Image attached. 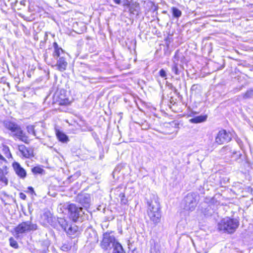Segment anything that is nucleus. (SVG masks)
Instances as JSON below:
<instances>
[{
    "mask_svg": "<svg viewBox=\"0 0 253 253\" xmlns=\"http://www.w3.org/2000/svg\"><path fill=\"white\" fill-rule=\"evenodd\" d=\"M101 247L104 250H109L113 248V253H125L122 245L116 241L115 237L111 233H104Z\"/></svg>",
    "mask_w": 253,
    "mask_h": 253,
    "instance_id": "1",
    "label": "nucleus"
},
{
    "mask_svg": "<svg viewBox=\"0 0 253 253\" xmlns=\"http://www.w3.org/2000/svg\"><path fill=\"white\" fill-rule=\"evenodd\" d=\"M4 127L10 131L9 134L17 138L26 144H29L30 140L29 136L22 129L21 126L14 122L6 121L4 122Z\"/></svg>",
    "mask_w": 253,
    "mask_h": 253,
    "instance_id": "2",
    "label": "nucleus"
},
{
    "mask_svg": "<svg viewBox=\"0 0 253 253\" xmlns=\"http://www.w3.org/2000/svg\"><path fill=\"white\" fill-rule=\"evenodd\" d=\"M148 205V215L151 221L155 225L160 222L161 214L160 212V205L157 198H154L153 200L147 202Z\"/></svg>",
    "mask_w": 253,
    "mask_h": 253,
    "instance_id": "3",
    "label": "nucleus"
},
{
    "mask_svg": "<svg viewBox=\"0 0 253 253\" xmlns=\"http://www.w3.org/2000/svg\"><path fill=\"white\" fill-rule=\"evenodd\" d=\"M239 225V222L237 219L226 217L222 219L217 225L219 231L229 234L234 233Z\"/></svg>",
    "mask_w": 253,
    "mask_h": 253,
    "instance_id": "4",
    "label": "nucleus"
},
{
    "mask_svg": "<svg viewBox=\"0 0 253 253\" xmlns=\"http://www.w3.org/2000/svg\"><path fill=\"white\" fill-rule=\"evenodd\" d=\"M37 228V224L33 223L31 221L22 222L14 228V236L15 238H18L21 235L35 231Z\"/></svg>",
    "mask_w": 253,
    "mask_h": 253,
    "instance_id": "5",
    "label": "nucleus"
},
{
    "mask_svg": "<svg viewBox=\"0 0 253 253\" xmlns=\"http://www.w3.org/2000/svg\"><path fill=\"white\" fill-rule=\"evenodd\" d=\"M67 209L70 218L74 222H82L84 220V212L82 208L77 206L74 204H70L67 205Z\"/></svg>",
    "mask_w": 253,
    "mask_h": 253,
    "instance_id": "6",
    "label": "nucleus"
},
{
    "mask_svg": "<svg viewBox=\"0 0 253 253\" xmlns=\"http://www.w3.org/2000/svg\"><path fill=\"white\" fill-rule=\"evenodd\" d=\"M198 194L189 193L183 199L181 205L183 209L187 211H193L197 206Z\"/></svg>",
    "mask_w": 253,
    "mask_h": 253,
    "instance_id": "7",
    "label": "nucleus"
},
{
    "mask_svg": "<svg viewBox=\"0 0 253 253\" xmlns=\"http://www.w3.org/2000/svg\"><path fill=\"white\" fill-rule=\"evenodd\" d=\"M231 140V134L225 130H220L215 139V142L219 145L228 142Z\"/></svg>",
    "mask_w": 253,
    "mask_h": 253,
    "instance_id": "8",
    "label": "nucleus"
},
{
    "mask_svg": "<svg viewBox=\"0 0 253 253\" xmlns=\"http://www.w3.org/2000/svg\"><path fill=\"white\" fill-rule=\"evenodd\" d=\"M76 201L84 207L88 208L90 202V198L88 194H80L77 196Z\"/></svg>",
    "mask_w": 253,
    "mask_h": 253,
    "instance_id": "9",
    "label": "nucleus"
},
{
    "mask_svg": "<svg viewBox=\"0 0 253 253\" xmlns=\"http://www.w3.org/2000/svg\"><path fill=\"white\" fill-rule=\"evenodd\" d=\"M64 55H61L58 57L56 60L57 62L55 66L56 67L57 70L61 72H63L66 69L68 63L66 60Z\"/></svg>",
    "mask_w": 253,
    "mask_h": 253,
    "instance_id": "10",
    "label": "nucleus"
},
{
    "mask_svg": "<svg viewBox=\"0 0 253 253\" xmlns=\"http://www.w3.org/2000/svg\"><path fill=\"white\" fill-rule=\"evenodd\" d=\"M13 169L16 174L21 178L26 177L27 173L26 170L21 167L18 162H14L12 164Z\"/></svg>",
    "mask_w": 253,
    "mask_h": 253,
    "instance_id": "11",
    "label": "nucleus"
},
{
    "mask_svg": "<svg viewBox=\"0 0 253 253\" xmlns=\"http://www.w3.org/2000/svg\"><path fill=\"white\" fill-rule=\"evenodd\" d=\"M18 150L25 158H28L32 155V151L23 144L18 145Z\"/></svg>",
    "mask_w": 253,
    "mask_h": 253,
    "instance_id": "12",
    "label": "nucleus"
},
{
    "mask_svg": "<svg viewBox=\"0 0 253 253\" xmlns=\"http://www.w3.org/2000/svg\"><path fill=\"white\" fill-rule=\"evenodd\" d=\"M53 46L54 47V51L52 53V56L54 60H57L60 55L65 54L63 50L58 46L56 42H54L53 43Z\"/></svg>",
    "mask_w": 253,
    "mask_h": 253,
    "instance_id": "13",
    "label": "nucleus"
},
{
    "mask_svg": "<svg viewBox=\"0 0 253 253\" xmlns=\"http://www.w3.org/2000/svg\"><path fill=\"white\" fill-rule=\"evenodd\" d=\"M220 153L222 155H226L227 157H231L233 154H236L237 151L233 150L229 146L222 147L220 150Z\"/></svg>",
    "mask_w": 253,
    "mask_h": 253,
    "instance_id": "14",
    "label": "nucleus"
},
{
    "mask_svg": "<svg viewBox=\"0 0 253 253\" xmlns=\"http://www.w3.org/2000/svg\"><path fill=\"white\" fill-rule=\"evenodd\" d=\"M8 173L7 168L5 166L3 169L0 168V181L4 183L5 185L8 184V179L5 177V175Z\"/></svg>",
    "mask_w": 253,
    "mask_h": 253,
    "instance_id": "15",
    "label": "nucleus"
},
{
    "mask_svg": "<svg viewBox=\"0 0 253 253\" xmlns=\"http://www.w3.org/2000/svg\"><path fill=\"white\" fill-rule=\"evenodd\" d=\"M65 231L69 235H75L78 232V227L75 224H70Z\"/></svg>",
    "mask_w": 253,
    "mask_h": 253,
    "instance_id": "16",
    "label": "nucleus"
},
{
    "mask_svg": "<svg viewBox=\"0 0 253 253\" xmlns=\"http://www.w3.org/2000/svg\"><path fill=\"white\" fill-rule=\"evenodd\" d=\"M207 118V115H200L191 119L189 121L194 124L200 123L206 121Z\"/></svg>",
    "mask_w": 253,
    "mask_h": 253,
    "instance_id": "17",
    "label": "nucleus"
},
{
    "mask_svg": "<svg viewBox=\"0 0 253 253\" xmlns=\"http://www.w3.org/2000/svg\"><path fill=\"white\" fill-rule=\"evenodd\" d=\"M56 136L58 140L62 142L65 143L69 141L68 136L61 131H57Z\"/></svg>",
    "mask_w": 253,
    "mask_h": 253,
    "instance_id": "18",
    "label": "nucleus"
},
{
    "mask_svg": "<svg viewBox=\"0 0 253 253\" xmlns=\"http://www.w3.org/2000/svg\"><path fill=\"white\" fill-rule=\"evenodd\" d=\"M58 222L64 231L67 230L70 224L65 219L63 218H58Z\"/></svg>",
    "mask_w": 253,
    "mask_h": 253,
    "instance_id": "19",
    "label": "nucleus"
},
{
    "mask_svg": "<svg viewBox=\"0 0 253 253\" xmlns=\"http://www.w3.org/2000/svg\"><path fill=\"white\" fill-rule=\"evenodd\" d=\"M171 12L173 16L176 18H179L182 15V12L175 7H172L171 8Z\"/></svg>",
    "mask_w": 253,
    "mask_h": 253,
    "instance_id": "20",
    "label": "nucleus"
},
{
    "mask_svg": "<svg viewBox=\"0 0 253 253\" xmlns=\"http://www.w3.org/2000/svg\"><path fill=\"white\" fill-rule=\"evenodd\" d=\"M26 129L29 134H31L33 136H36L37 138L39 137L37 136L35 130L33 126L29 125L26 127Z\"/></svg>",
    "mask_w": 253,
    "mask_h": 253,
    "instance_id": "21",
    "label": "nucleus"
},
{
    "mask_svg": "<svg viewBox=\"0 0 253 253\" xmlns=\"http://www.w3.org/2000/svg\"><path fill=\"white\" fill-rule=\"evenodd\" d=\"M172 71L177 75H178L180 74V71L179 70L178 67V64L177 63H175V61H173V64L171 67Z\"/></svg>",
    "mask_w": 253,
    "mask_h": 253,
    "instance_id": "22",
    "label": "nucleus"
},
{
    "mask_svg": "<svg viewBox=\"0 0 253 253\" xmlns=\"http://www.w3.org/2000/svg\"><path fill=\"white\" fill-rule=\"evenodd\" d=\"M32 171L35 174H42L44 170L40 167H35L32 169Z\"/></svg>",
    "mask_w": 253,
    "mask_h": 253,
    "instance_id": "23",
    "label": "nucleus"
},
{
    "mask_svg": "<svg viewBox=\"0 0 253 253\" xmlns=\"http://www.w3.org/2000/svg\"><path fill=\"white\" fill-rule=\"evenodd\" d=\"M253 97V89H250L247 91V92L244 94L243 98L248 99Z\"/></svg>",
    "mask_w": 253,
    "mask_h": 253,
    "instance_id": "24",
    "label": "nucleus"
},
{
    "mask_svg": "<svg viewBox=\"0 0 253 253\" xmlns=\"http://www.w3.org/2000/svg\"><path fill=\"white\" fill-rule=\"evenodd\" d=\"M9 243L10 246L14 249H18L19 248L18 244L16 241H15L12 237L9 238Z\"/></svg>",
    "mask_w": 253,
    "mask_h": 253,
    "instance_id": "25",
    "label": "nucleus"
},
{
    "mask_svg": "<svg viewBox=\"0 0 253 253\" xmlns=\"http://www.w3.org/2000/svg\"><path fill=\"white\" fill-rule=\"evenodd\" d=\"M119 197L121 199V202L122 204L126 205L127 203V200L126 198L125 194L123 192L119 194Z\"/></svg>",
    "mask_w": 253,
    "mask_h": 253,
    "instance_id": "26",
    "label": "nucleus"
},
{
    "mask_svg": "<svg viewBox=\"0 0 253 253\" xmlns=\"http://www.w3.org/2000/svg\"><path fill=\"white\" fill-rule=\"evenodd\" d=\"M242 156V154L240 152H237L236 154H233L232 158L235 157V160L237 162L240 163L241 162L240 158Z\"/></svg>",
    "mask_w": 253,
    "mask_h": 253,
    "instance_id": "27",
    "label": "nucleus"
},
{
    "mask_svg": "<svg viewBox=\"0 0 253 253\" xmlns=\"http://www.w3.org/2000/svg\"><path fill=\"white\" fill-rule=\"evenodd\" d=\"M70 103L69 100L67 98L61 99L60 101H59V104L61 105H67L69 104Z\"/></svg>",
    "mask_w": 253,
    "mask_h": 253,
    "instance_id": "28",
    "label": "nucleus"
},
{
    "mask_svg": "<svg viewBox=\"0 0 253 253\" xmlns=\"http://www.w3.org/2000/svg\"><path fill=\"white\" fill-rule=\"evenodd\" d=\"M71 246L68 244H64L61 247V249L64 252H67L70 250Z\"/></svg>",
    "mask_w": 253,
    "mask_h": 253,
    "instance_id": "29",
    "label": "nucleus"
},
{
    "mask_svg": "<svg viewBox=\"0 0 253 253\" xmlns=\"http://www.w3.org/2000/svg\"><path fill=\"white\" fill-rule=\"evenodd\" d=\"M200 85L198 84H194L192 85L191 88V91H197L200 90Z\"/></svg>",
    "mask_w": 253,
    "mask_h": 253,
    "instance_id": "30",
    "label": "nucleus"
},
{
    "mask_svg": "<svg viewBox=\"0 0 253 253\" xmlns=\"http://www.w3.org/2000/svg\"><path fill=\"white\" fill-rule=\"evenodd\" d=\"M159 75L162 78H165V79H167V73L164 69H162L160 70Z\"/></svg>",
    "mask_w": 253,
    "mask_h": 253,
    "instance_id": "31",
    "label": "nucleus"
},
{
    "mask_svg": "<svg viewBox=\"0 0 253 253\" xmlns=\"http://www.w3.org/2000/svg\"><path fill=\"white\" fill-rule=\"evenodd\" d=\"M3 150L5 152V155L6 157H8V156H11V154L9 152V150L8 149V147L7 146H4L3 147Z\"/></svg>",
    "mask_w": 253,
    "mask_h": 253,
    "instance_id": "32",
    "label": "nucleus"
},
{
    "mask_svg": "<svg viewBox=\"0 0 253 253\" xmlns=\"http://www.w3.org/2000/svg\"><path fill=\"white\" fill-rule=\"evenodd\" d=\"M48 250V247H46L45 248L43 249L42 251L39 252L36 251L34 253H46V251Z\"/></svg>",
    "mask_w": 253,
    "mask_h": 253,
    "instance_id": "33",
    "label": "nucleus"
},
{
    "mask_svg": "<svg viewBox=\"0 0 253 253\" xmlns=\"http://www.w3.org/2000/svg\"><path fill=\"white\" fill-rule=\"evenodd\" d=\"M19 197L21 199H22L24 200H26V198H27L26 195L25 194H24L23 193H20L19 194Z\"/></svg>",
    "mask_w": 253,
    "mask_h": 253,
    "instance_id": "34",
    "label": "nucleus"
},
{
    "mask_svg": "<svg viewBox=\"0 0 253 253\" xmlns=\"http://www.w3.org/2000/svg\"><path fill=\"white\" fill-rule=\"evenodd\" d=\"M17 2H18V0H16L14 2H12L11 3V6L12 7H15L16 6V4L17 3Z\"/></svg>",
    "mask_w": 253,
    "mask_h": 253,
    "instance_id": "35",
    "label": "nucleus"
},
{
    "mask_svg": "<svg viewBox=\"0 0 253 253\" xmlns=\"http://www.w3.org/2000/svg\"><path fill=\"white\" fill-rule=\"evenodd\" d=\"M28 190L30 191L31 193H34V188L32 187H29Z\"/></svg>",
    "mask_w": 253,
    "mask_h": 253,
    "instance_id": "36",
    "label": "nucleus"
},
{
    "mask_svg": "<svg viewBox=\"0 0 253 253\" xmlns=\"http://www.w3.org/2000/svg\"><path fill=\"white\" fill-rule=\"evenodd\" d=\"M25 2H26L25 0H22L20 1V3L21 5L24 6V5H25Z\"/></svg>",
    "mask_w": 253,
    "mask_h": 253,
    "instance_id": "37",
    "label": "nucleus"
},
{
    "mask_svg": "<svg viewBox=\"0 0 253 253\" xmlns=\"http://www.w3.org/2000/svg\"><path fill=\"white\" fill-rule=\"evenodd\" d=\"M0 160L3 161H6L5 159L0 154Z\"/></svg>",
    "mask_w": 253,
    "mask_h": 253,
    "instance_id": "38",
    "label": "nucleus"
},
{
    "mask_svg": "<svg viewBox=\"0 0 253 253\" xmlns=\"http://www.w3.org/2000/svg\"><path fill=\"white\" fill-rule=\"evenodd\" d=\"M117 4H120L121 0H114Z\"/></svg>",
    "mask_w": 253,
    "mask_h": 253,
    "instance_id": "39",
    "label": "nucleus"
},
{
    "mask_svg": "<svg viewBox=\"0 0 253 253\" xmlns=\"http://www.w3.org/2000/svg\"><path fill=\"white\" fill-rule=\"evenodd\" d=\"M118 189H119V187H117V188H116V189H115V191H116L118 192Z\"/></svg>",
    "mask_w": 253,
    "mask_h": 253,
    "instance_id": "40",
    "label": "nucleus"
},
{
    "mask_svg": "<svg viewBox=\"0 0 253 253\" xmlns=\"http://www.w3.org/2000/svg\"><path fill=\"white\" fill-rule=\"evenodd\" d=\"M129 10L131 11V8H130Z\"/></svg>",
    "mask_w": 253,
    "mask_h": 253,
    "instance_id": "41",
    "label": "nucleus"
}]
</instances>
